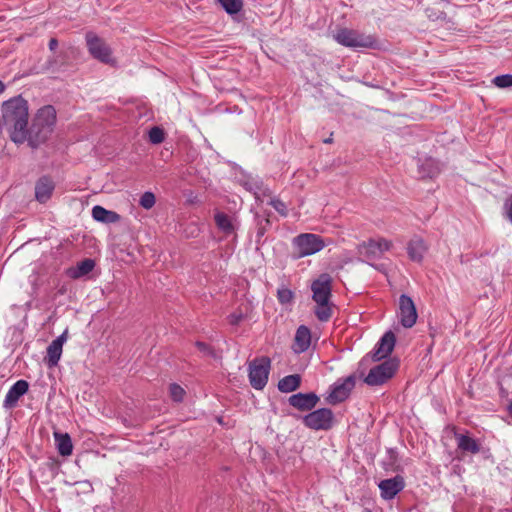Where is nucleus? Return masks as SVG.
<instances>
[{
	"instance_id": "40",
	"label": "nucleus",
	"mask_w": 512,
	"mask_h": 512,
	"mask_svg": "<svg viewBox=\"0 0 512 512\" xmlns=\"http://www.w3.org/2000/svg\"><path fill=\"white\" fill-rule=\"evenodd\" d=\"M54 63H55V60H48V62H47L48 68H52Z\"/></svg>"
},
{
	"instance_id": "3",
	"label": "nucleus",
	"mask_w": 512,
	"mask_h": 512,
	"mask_svg": "<svg viewBox=\"0 0 512 512\" xmlns=\"http://www.w3.org/2000/svg\"><path fill=\"white\" fill-rule=\"evenodd\" d=\"M333 39L340 45L349 48H372L375 45V39L371 35L360 33L359 31L341 28L333 34Z\"/></svg>"
},
{
	"instance_id": "6",
	"label": "nucleus",
	"mask_w": 512,
	"mask_h": 512,
	"mask_svg": "<svg viewBox=\"0 0 512 512\" xmlns=\"http://www.w3.org/2000/svg\"><path fill=\"white\" fill-rule=\"evenodd\" d=\"M270 360L266 357L253 360L249 364V381L254 389H263L268 381Z\"/></svg>"
},
{
	"instance_id": "32",
	"label": "nucleus",
	"mask_w": 512,
	"mask_h": 512,
	"mask_svg": "<svg viewBox=\"0 0 512 512\" xmlns=\"http://www.w3.org/2000/svg\"><path fill=\"white\" fill-rule=\"evenodd\" d=\"M164 131L159 127H153L149 131V140L153 144H159L164 141Z\"/></svg>"
},
{
	"instance_id": "21",
	"label": "nucleus",
	"mask_w": 512,
	"mask_h": 512,
	"mask_svg": "<svg viewBox=\"0 0 512 512\" xmlns=\"http://www.w3.org/2000/svg\"><path fill=\"white\" fill-rule=\"evenodd\" d=\"M54 190V182L48 177H42L35 186V197L40 203L47 202Z\"/></svg>"
},
{
	"instance_id": "26",
	"label": "nucleus",
	"mask_w": 512,
	"mask_h": 512,
	"mask_svg": "<svg viewBox=\"0 0 512 512\" xmlns=\"http://www.w3.org/2000/svg\"><path fill=\"white\" fill-rule=\"evenodd\" d=\"M457 446L459 449L465 452L476 454L480 451L479 444L471 437L467 435H457Z\"/></svg>"
},
{
	"instance_id": "7",
	"label": "nucleus",
	"mask_w": 512,
	"mask_h": 512,
	"mask_svg": "<svg viewBox=\"0 0 512 512\" xmlns=\"http://www.w3.org/2000/svg\"><path fill=\"white\" fill-rule=\"evenodd\" d=\"M397 363L392 360L385 361L373 367L365 378L369 386H378L391 379L397 370Z\"/></svg>"
},
{
	"instance_id": "16",
	"label": "nucleus",
	"mask_w": 512,
	"mask_h": 512,
	"mask_svg": "<svg viewBox=\"0 0 512 512\" xmlns=\"http://www.w3.org/2000/svg\"><path fill=\"white\" fill-rule=\"evenodd\" d=\"M396 338L393 332H386L377 343L374 352L373 359L379 361L386 358L393 351L395 346Z\"/></svg>"
},
{
	"instance_id": "14",
	"label": "nucleus",
	"mask_w": 512,
	"mask_h": 512,
	"mask_svg": "<svg viewBox=\"0 0 512 512\" xmlns=\"http://www.w3.org/2000/svg\"><path fill=\"white\" fill-rule=\"evenodd\" d=\"M378 486L381 497L386 500H391L403 490L405 483L403 477L396 475L393 478L382 480Z\"/></svg>"
},
{
	"instance_id": "39",
	"label": "nucleus",
	"mask_w": 512,
	"mask_h": 512,
	"mask_svg": "<svg viewBox=\"0 0 512 512\" xmlns=\"http://www.w3.org/2000/svg\"><path fill=\"white\" fill-rule=\"evenodd\" d=\"M58 46V41L56 38H51L49 41V49L51 51H54Z\"/></svg>"
},
{
	"instance_id": "19",
	"label": "nucleus",
	"mask_w": 512,
	"mask_h": 512,
	"mask_svg": "<svg viewBox=\"0 0 512 512\" xmlns=\"http://www.w3.org/2000/svg\"><path fill=\"white\" fill-rule=\"evenodd\" d=\"M427 245L420 237L412 238L407 246L409 258L415 262H421L427 252Z\"/></svg>"
},
{
	"instance_id": "29",
	"label": "nucleus",
	"mask_w": 512,
	"mask_h": 512,
	"mask_svg": "<svg viewBox=\"0 0 512 512\" xmlns=\"http://www.w3.org/2000/svg\"><path fill=\"white\" fill-rule=\"evenodd\" d=\"M317 307L315 309V314L320 321H328L331 317V308L329 302L326 303H316Z\"/></svg>"
},
{
	"instance_id": "27",
	"label": "nucleus",
	"mask_w": 512,
	"mask_h": 512,
	"mask_svg": "<svg viewBox=\"0 0 512 512\" xmlns=\"http://www.w3.org/2000/svg\"><path fill=\"white\" fill-rule=\"evenodd\" d=\"M228 14H237L243 7L242 0H217Z\"/></svg>"
},
{
	"instance_id": "41",
	"label": "nucleus",
	"mask_w": 512,
	"mask_h": 512,
	"mask_svg": "<svg viewBox=\"0 0 512 512\" xmlns=\"http://www.w3.org/2000/svg\"><path fill=\"white\" fill-rule=\"evenodd\" d=\"M4 88H5V86H4L3 82L0 80V94L4 91Z\"/></svg>"
},
{
	"instance_id": "20",
	"label": "nucleus",
	"mask_w": 512,
	"mask_h": 512,
	"mask_svg": "<svg viewBox=\"0 0 512 512\" xmlns=\"http://www.w3.org/2000/svg\"><path fill=\"white\" fill-rule=\"evenodd\" d=\"M311 333L306 326H300L295 334L293 350L295 353H303L310 347Z\"/></svg>"
},
{
	"instance_id": "35",
	"label": "nucleus",
	"mask_w": 512,
	"mask_h": 512,
	"mask_svg": "<svg viewBox=\"0 0 512 512\" xmlns=\"http://www.w3.org/2000/svg\"><path fill=\"white\" fill-rule=\"evenodd\" d=\"M426 15L429 19L436 21L439 19H444L446 14L442 11L435 10L433 8H427L426 9Z\"/></svg>"
},
{
	"instance_id": "24",
	"label": "nucleus",
	"mask_w": 512,
	"mask_h": 512,
	"mask_svg": "<svg viewBox=\"0 0 512 512\" xmlns=\"http://www.w3.org/2000/svg\"><path fill=\"white\" fill-rule=\"evenodd\" d=\"M54 440L61 456H70L73 451L71 437L67 433L54 432Z\"/></svg>"
},
{
	"instance_id": "33",
	"label": "nucleus",
	"mask_w": 512,
	"mask_h": 512,
	"mask_svg": "<svg viewBox=\"0 0 512 512\" xmlns=\"http://www.w3.org/2000/svg\"><path fill=\"white\" fill-rule=\"evenodd\" d=\"M169 392H170L171 398L176 402H181L185 395L184 389L177 384H171L170 388H169Z\"/></svg>"
},
{
	"instance_id": "22",
	"label": "nucleus",
	"mask_w": 512,
	"mask_h": 512,
	"mask_svg": "<svg viewBox=\"0 0 512 512\" xmlns=\"http://www.w3.org/2000/svg\"><path fill=\"white\" fill-rule=\"evenodd\" d=\"M94 267L95 261L87 258L77 263L76 266L68 268L65 273L71 279H79L88 275Z\"/></svg>"
},
{
	"instance_id": "4",
	"label": "nucleus",
	"mask_w": 512,
	"mask_h": 512,
	"mask_svg": "<svg viewBox=\"0 0 512 512\" xmlns=\"http://www.w3.org/2000/svg\"><path fill=\"white\" fill-rule=\"evenodd\" d=\"M89 54L104 64H114L112 50L109 45L94 32H87L85 36Z\"/></svg>"
},
{
	"instance_id": "28",
	"label": "nucleus",
	"mask_w": 512,
	"mask_h": 512,
	"mask_svg": "<svg viewBox=\"0 0 512 512\" xmlns=\"http://www.w3.org/2000/svg\"><path fill=\"white\" fill-rule=\"evenodd\" d=\"M277 300L282 305H290L293 303L294 293L283 285L277 289Z\"/></svg>"
},
{
	"instance_id": "8",
	"label": "nucleus",
	"mask_w": 512,
	"mask_h": 512,
	"mask_svg": "<svg viewBox=\"0 0 512 512\" xmlns=\"http://www.w3.org/2000/svg\"><path fill=\"white\" fill-rule=\"evenodd\" d=\"M391 246L392 243L384 238L370 239L358 245L357 252L360 257H363L366 261H370L380 258Z\"/></svg>"
},
{
	"instance_id": "36",
	"label": "nucleus",
	"mask_w": 512,
	"mask_h": 512,
	"mask_svg": "<svg viewBox=\"0 0 512 512\" xmlns=\"http://www.w3.org/2000/svg\"><path fill=\"white\" fill-rule=\"evenodd\" d=\"M196 347L198 348V350H199L200 352H202V353H203V354H205V355H210V354H212V349L210 348V346H209V345H207V344H206V343H204V342H200V341L196 342Z\"/></svg>"
},
{
	"instance_id": "9",
	"label": "nucleus",
	"mask_w": 512,
	"mask_h": 512,
	"mask_svg": "<svg viewBox=\"0 0 512 512\" xmlns=\"http://www.w3.org/2000/svg\"><path fill=\"white\" fill-rule=\"evenodd\" d=\"M304 424L313 430H328L333 425V413L330 409H317L303 418Z\"/></svg>"
},
{
	"instance_id": "17",
	"label": "nucleus",
	"mask_w": 512,
	"mask_h": 512,
	"mask_svg": "<svg viewBox=\"0 0 512 512\" xmlns=\"http://www.w3.org/2000/svg\"><path fill=\"white\" fill-rule=\"evenodd\" d=\"M289 404L294 408L307 411L313 409L319 401L315 393H298L289 397Z\"/></svg>"
},
{
	"instance_id": "37",
	"label": "nucleus",
	"mask_w": 512,
	"mask_h": 512,
	"mask_svg": "<svg viewBox=\"0 0 512 512\" xmlns=\"http://www.w3.org/2000/svg\"><path fill=\"white\" fill-rule=\"evenodd\" d=\"M243 319V314L242 313H232L231 315H229L228 317V320H229V323L231 325H237L241 322V320Z\"/></svg>"
},
{
	"instance_id": "13",
	"label": "nucleus",
	"mask_w": 512,
	"mask_h": 512,
	"mask_svg": "<svg viewBox=\"0 0 512 512\" xmlns=\"http://www.w3.org/2000/svg\"><path fill=\"white\" fill-rule=\"evenodd\" d=\"M217 228L226 236L235 235L239 227V221L235 215H228L217 211L214 215Z\"/></svg>"
},
{
	"instance_id": "42",
	"label": "nucleus",
	"mask_w": 512,
	"mask_h": 512,
	"mask_svg": "<svg viewBox=\"0 0 512 512\" xmlns=\"http://www.w3.org/2000/svg\"><path fill=\"white\" fill-rule=\"evenodd\" d=\"M326 143H330L331 142V139H327L325 140Z\"/></svg>"
},
{
	"instance_id": "1",
	"label": "nucleus",
	"mask_w": 512,
	"mask_h": 512,
	"mask_svg": "<svg viewBox=\"0 0 512 512\" xmlns=\"http://www.w3.org/2000/svg\"><path fill=\"white\" fill-rule=\"evenodd\" d=\"M4 126L13 142L26 141L28 125V103L21 96L12 98L2 105Z\"/></svg>"
},
{
	"instance_id": "2",
	"label": "nucleus",
	"mask_w": 512,
	"mask_h": 512,
	"mask_svg": "<svg viewBox=\"0 0 512 512\" xmlns=\"http://www.w3.org/2000/svg\"><path fill=\"white\" fill-rule=\"evenodd\" d=\"M56 123V111L53 106H44L38 110L30 128H27L26 141L32 148L45 143L53 132Z\"/></svg>"
},
{
	"instance_id": "34",
	"label": "nucleus",
	"mask_w": 512,
	"mask_h": 512,
	"mask_svg": "<svg viewBox=\"0 0 512 512\" xmlns=\"http://www.w3.org/2000/svg\"><path fill=\"white\" fill-rule=\"evenodd\" d=\"M270 205L282 216L287 215V206L283 201L274 198L271 199Z\"/></svg>"
},
{
	"instance_id": "5",
	"label": "nucleus",
	"mask_w": 512,
	"mask_h": 512,
	"mask_svg": "<svg viewBox=\"0 0 512 512\" xmlns=\"http://www.w3.org/2000/svg\"><path fill=\"white\" fill-rule=\"evenodd\" d=\"M293 243L298 258L313 255L325 247L323 239L320 236L311 233L298 235L294 238Z\"/></svg>"
},
{
	"instance_id": "11",
	"label": "nucleus",
	"mask_w": 512,
	"mask_h": 512,
	"mask_svg": "<svg viewBox=\"0 0 512 512\" xmlns=\"http://www.w3.org/2000/svg\"><path fill=\"white\" fill-rule=\"evenodd\" d=\"M332 278L329 274L323 273L311 284L312 298L316 303L329 302L332 290Z\"/></svg>"
},
{
	"instance_id": "25",
	"label": "nucleus",
	"mask_w": 512,
	"mask_h": 512,
	"mask_svg": "<svg viewBox=\"0 0 512 512\" xmlns=\"http://www.w3.org/2000/svg\"><path fill=\"white\" fill-rule=\"evenodd\" d=\"M301 377L298 374L285 376L278 382V389L283 393H290L299 388Z\"/></svg>"
},
{
	"instance_id": "18",
	"label": "nucleus",
	"mask_w": 512,
	"mask_h": 512,
	"mask_svg": "<svg viewBox=\"0 0 512 512\" xmlns=\"http://www.w3.org/2000/svg\"><path fill=\"white\" fill-rule=\"evenodd\" d=\"M29 388V384L25 380H18L15 382L11 388L8 390L5 399H4V407L12 408L14 407L21 396H23Z\"/></svg>"
},
{
	"instance_id": "30",
	"label": "nucleus",
	"mask_w": 512,
	"mask_h": 512,
	"mask_svg": "<svg viewBox=\"0 0 512 512\" xmlns=\"http://www.w3.org/2000/svg\"><path fill=\"white\" fill-rule=\"evenodd\" d=\"M492 83L498 88L512 87V75L504 74L493 78Z\"/></svg>"
},
{
	"instance_id": "23",
	"label": "nucleus",
	"mask_w": 512,
	"mask_h": 512,
	"mask_svg": "<svg viewBox=\"0 0 512 512\" xmlns=\"http://www.w3.org/2000/svg\"><path fill=\"white\" fill-rule=\"evenodd\" d=\"M92 217L94 220L106 224L119 222L121 217L118 213L107 210L102 206L96 205L92 208Z\"/></svg>"
},
{
	"instance_id": "10",
	"label": "nucleus",
	"mask_w": 512,
	"mask_h": 512,
	"mask_svg": "<svg viewBox=\"0 0 512 512\" xmlns=\"http://www.w3.org/2000/svg\"><path fill=\"white\" fill-rule=\"evenodd\" d=\"M399 319L405 328H411L415 325L418 314L416 306L411 297L402 294L399 298Z\"/></svg>"
},
{
	"instance_id": "12",
	"label": "nucleus",
	"mask_w": 512,
	"mask_h": 512,
	"mask_svg": "<svg viewBox=\"0 0 512 512\" xmlns=\"http://www.w3.org/2000/svg\"><path fill=\"white\" fill-rule=\"evenodd\" d=\"M67 334L68 331L65 330L47 347V355L45 356L44 361L49 368H53L58 365L62 355L63 345L67 341Z\"/></svg>"
},
{
	"instance_id": "38",
	"label": "nucleus",
	"mask_w": 512,
	"mask_h": 512,
	"mask_svg": "<svg viewBox=\"0 0 512 512\" xmlns=\"http://www.w3.org/2000/svg\"><path fill=\"white\" fill-rule=\"evenodd\" d=\"M505 207H506V210H507V216H508V219L510 220V222L512 223V198L509 199L506 203H505Z\"/></svg>"
},
{
	"instance_id": "31",
	"label": "nucleus",
	"mask_w": 512,
	"mask_h": 512,
	"mask_svg": "<svg viewBox=\"0 0 512 512\" xmlns=\"http://www.w3.org/2000/svg\"><path fill=\"white\" fill-rule=\"evenodd\" d=\"M156 202L155 195L152 192H145L139 200V204L146 210L151 209Z\"/></svg>"
},
{
	"instance_id": "15",
	"label": "nucleus",
	"mask_w": 512,
	"mask_h": 512,
	"mask_svg": "<svg viewBox=\"0 0 512 512\" xmlns=\"http://www.w3.org/2000/svg\"><path fill=\"white\" fill-rule=\"evenodd\" d=\"M354 386L355 379L353 376L347 377L341 383H336L329 394V401L334 404L344 401L349 396Z\"/></svg>"
}]
</instances>
